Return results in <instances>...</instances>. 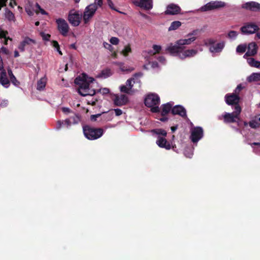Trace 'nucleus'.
<instances>
[{"label": "nucleus", "mask_w": 260, "mask_h": 260, "mask_svg": "<svg viewBox=\"0 0 260 260\" xmlns=\"http://www.w3.org/2000/svg\"><path fill=\"white\" fill-rule=\"evenodd\" d=\"M249 126L254 129H256L259 127H260V123H258L255 120H252L250 121L248 123Z\"/></svg>", "instance_id": "39"}, {"label": "nucleus", "mask_w": 260, "mask_h": 260, "mask_svg": "<svg viewBox=\"0 0 260 260\" xmlns=\"http://www.w3.org/2000/svg\"><path fill=\"white\" fill-rule=\"evenodd\" d=\"M0 84L5 88L9 87L10 85V81L7 77V74L5 70H0Z\"/></svg>", "instance_id": "22"}, {"label": "nucleus", "mask_w": 260, "mask_h": 260, "mask_svg": "<svg viewBox=\"0 0 260 260\" xmlns=\"http://www.w3.org/2000/svg\"><path fill=\"white\" fill-rule=\"evenodd\" d=\"M181 46H178L177 44L175 45H170L168 47L167 50L173 56H176L179 57V54L181 52Z\"/></svg>", "instance_id": "24"}, {"label": "nucleus", "mask_w": 260, "mask_h": 260, "mask_svg": "<svg viewBox=\"0 0 260 260\" xmlns=\"http://www.w3.org/2000/svg\"><path fill=\"white\" fill-rule=\"evenodd\" d=\"M243 87L241 84L238 85L235 90V94L238 95L239 92L242 89Z\"/></svg>", "instance_id": "52"}, {"label": "nucleus", "mask_w": 260, "mask_h": 260, "mask_svg": "<svg viewBox=\"0 0 260 260\" xmlns=\"http://www.w3.org/2000/svg\"><path fill=\"white\" fill-rule=\"evenodd\" d=\"M40 35L41 37H42L43 39L45 41H48L50 38V35L49 34H46L43 32H41L40 33Z\"/></svg>", "instance_id": "47"}, {"label": "nucleus", "mask_w": 260, "mask_h": 260, "mask_svg": "<svg viewBox=\"0 0 260 260\" xmlns=\"http://www.w3.org/2000/svg\"><path fill=\"white\" fill-rule=\"evenodd\" d=\"M257 45L255 42H252L249 44L248 46V50L245 54V56H252L255 55L257 53Z\"/></svg>", "instance_id": "23"}, {"label": "nucleus", "mask_w": 260, "mask_h": 260, "mask_svg": "<svg viewBox=\"0 0 260 260\" xmlns=\"http://www.w3.org/2000/svg\"><path fill=\"white\" fill-rule=\"evenodd\" d=\"M119 66V68H120V69L121 71H128V72H130V71H132L133 69H128L126 67H124V64L123 63H117Z\"/></svg>", "instance_id": "43"}, {"label": "nucleus", "mask_w": 260, "mask_h": 260, "mask_svg": "<svg viewBox=\"0 0 260 260\" xmlns=\"http://www.w3.org/2000/svg\"><path fill=\"white\" fill-rule=\"evenodd\" d=\"M158 61L162 63V64H165L166 63V59L164 56H160L158 58Z\"/></svg>", "instance_id": "60"}, {"label": "nucleus", "mask_w": 260, "mask_h": 260, "mask_svg": "<svg viewBox=\"0 0 260 260\" xmlns=\"http://www.w3.org/2000/svg\"><path fill=\"white\" fill-rule=\"evenodd\" d=\"M242 8L252 11L260 12V4L256 2H249L244 4Z\"/></svg>", "instance_id": "17"}, {"label": "nucleus", "mask_w": 260, "mask_h": 260, "mask_svg": "<svg viewBox=\"0 0 260 260\" xmlns=\"http://www.w3.org/2000/svg\"><path fill=\"white\" fill-rule=\"evenodd\" d=\"M216 40L213 39H208L205 41V44L206 46H209V50L211 52H220L224 47L223 42L215 44Z\"/></svg>", "instance_id": "7"}, {"label": "nucleus", "mask_w": 260, "mask_h": 260, "mask_svg": "<svg viewBox=\"0 0 260 260\" xmlns=\"http://www.w3.org/2000/svg\"><path fill=\"white\" fill-rule=\"evenodd\" d=\"M159 103V97L155 93L149 94L145 99V105L148 107L151 108V111L152 112H157L159 111L158 107Z\"/></svg>", "instance_id": "5"}, {"label": "nucleus", "mask_w": 260, "mask_h": 260, "mask_svg": "<svg viewBox=\"0 0 260 260\" xmlns=\"http://www.w3.org/2000/svg\"><path fill=\"white\" fill-rule=\"evenodd\" d=\"M36 7L37 8L36 10V12L37 13H38L39 12H40L42 15L47 14V13L46 12V11L44 10H43V9H42L41 7H40V6L38 3H37L36 4Z\"/></svg>", "instance_id": "41"}, {"label": "nucleus", "mask_w": 260, "mask_h": 260, "mask_svg": "<svg viewBox=\"0 0 260 260\" xmlns=\"http://www.w3.org/2000/svg\"><path fill=\"white\" fill-rule=\"evenodd\" d=\"M247 80L249 82L260 81V73H254L248 77Z\"/></svg>", "instance_id": "28"}, {"label": "nucleus", "mask_w": 260, "mask_h": 260, "mask_svg": "<svg viewBox=\"0 0 260 260\" xmlns=\"http://www.w3.org/2000/svg\"><path fill=\"white\" fill-rule=\"evenodd\" d=\"M5 17L9 21H14L15 17L14 14L10 10L6 9L5 13Z\"/></svg>", "instance_id": "37"}, {"label": "nucleus", "mask_w": 260, "mask_h": 260, "mask_svg": "<svg viewBox=\"0 0 260 260\" xmlns=\"http://www.w3.org/2000/svg\"><path fill=\"white\" fill-rule=\"evenodd\" d=\"M247 61L250 66L260 69V61L255 60L253 58H249Z\"/></svg>", "instance_id": "32"}, {"label": "nucleus", "mask_w": 260, "mask_h": 260, "mask_svg": "<svg viewBox=\"0 0 260 260\" xmlns=\"http://www.w3.org/2000/svg\"><path fill=\"white\" fill-rule=\"evenodd\" d=\"M57 28L60 33L63 36H67L69 30V26L67 21L62 18L56 20Z\"/></svg>", "instance_id": "11"}, {"label": "nucleus", "mask_w": 260, "mask_h": 260, "mask_svg": "<svg viewBox=\"0 0 260 260\" xmlns=\"http://www.w3.org/2000/svg\"><path fill=\"white\" fill-rule=\"evenodd\" d=\"M238 36V32L234 30H231L228 33V37L230 39H235Z\"/></svg>", "instance_id": "42"}, {"label": "nucleus", "mask_w": 260, "mask_h": 260, "mask_svg": "<svg viewBox=\"0 0 260 260\" xmlns=\"http://www.w3.org/2000/svg\"><path fill=\"white\" fill-rule=\"evenodd\" d=\"M195 41V35L193 34H189L186 38L184 39H180L177 42L178 46H183L185 45H189Z\"/></svg>", "instance_id": "20"}, {"label": "nucleus", "mask_w": 260, "mask_h": 260, "mask_svg": "<svg viewBox=\"0 0 260 260\" xmlns=\"http://www.w3.org/2000/svg\"><path fill=\"white\" fill-rule=\"evenodd\" d=\"M7 1V0H0V10L5 5Z\"/></svg>", "instance_id": "61"}, {"label": "nucleus", "mask_w": 260, "mask_h": 260, "mask_svg": "<svg viewBox=\"0 0 260 260\" xmlns=\"http://www.w3.org/2000/svg\"><path fill=\"white\" fill-rule=\"evenodd\" d=\"M63 124L66 125L64 123V121H58L57 122V124H56V129H59L61 128L62 125H63Z\"/></svg>", "instance_id": "51"}, {"label": "nucleus", "mask_w": 260, "mask_h": 260, "mask_svg": "<svg viewBox=\"0 0 260 260\" xmlns=\"http://www.w3.org/2000/svg\"><path fill=\"white\" fill-rule=\"evenodd\" d=\"M181 8L179 6L174 4H171L167 6L165 13L169 15H176L179 14Z\"/></svg>", "instance_id": "18"}, {"label": "nucleus", "mask_w": 260, "mask_h": 260, "mask_svg": "<svg viewBox=\"0 0 260 260\" xmlns=\"http://www.w3.org/2000/svg\"><path fill=\"white\" fill-rule=\"evenodd\" d=\"M112 100L114 105L116 106H122L128 102V98L126 95L122 94H114Z\"/></svg>", "instance_id": "14"}, {"label": "nucleus", "mask_w": 260, "mask_h": 260, "mask_svg": "<svg viewBox=\"0 0 260 260\" xmlns=\"http://www.w3.org/2000/svg\"><path fill=\"white\" fill-rule=\"evenodd\" d=\"M188 122H189L191 125L190 132L191 135L190 137L191 141L194 143H195V127H193V123L188 119Z\"/></svg>", "instance_id": "38"}, {"label": "nucleus", "mask_w": 260, "mask_h": 260, "mask_svg": "<svg viewBox=\"0 0 260 260\" xmlns=\"http://www.w3.org/2000/svg\"><path fill=\"white\" fill-rule=\"evenodd\" d=\"M83 133L85 137L90 140H94L101 137L104 134L102 128H95L88 125L83 127Z\"/></svg>", "instance_id": "4"}, {"label": "nucleus", "mask_w": 260, "mask_h": 260, "mask_svg": "<svg viewBox=\"0 0 260 260\" xmlns=\"http://www.w3.org/2000/svg\"><path fill=\"white\" fill-rule=\"evenodd\" d=\"M195 54L194 50H187L185 51H182L179 54V58L181 59H184L186 57H189L193 56Z\"/></svg>", "instance_id": "25"}, {"label": "nucleus", "mask_w": 260, "mask_h": 260, "mask_svg": "<svg viewBox=\"0 0 260 260\" xmlns=\"http://www.w3.org/2000/svg\"><path fill=\"white\" fill-rule=\"evenodd\" d=\"M152 48V50H151L148 52V53L150 55H154L156 53L159 52L161 50V46L157 45H153Z\"/></svg>", "instance_id": "36"}, {"label": "nucleus", "mask_w": 260, "mask_h": 260, "mask_svg": "<svg viewBox=\"0 0 260 260\" xmlns=\"http://www.w3.org/2000/svg\"><path fill=\"white\" fill-rule=\"evenodd\" d=\"M81 18L82 15L79 12L74 10H72L70 12L68 20L73 26H78L80 23Z\"/></svg>", "instance_id": "9"}, {"label": "nucleus", "mask_w": 260, "mask_h": 260, "mask_svg": "<svg viewBox=\"0 0 260 260\" xmlns=\"http://www.w3.org/2000/svg\"><path fill=\"white\" fill-rule=\"evenodd\" d=\"M225 101L229 105H234V107L239 105L240 97L239 95L234 93L232 94H226L225 96Z\"/></svg>", "instance_id": "15"}, {"label": "nucleus", "mask_w": 260, "mask_h": 260, "mask_svg": "<svg viewBox=\"0 0 260 260\" xmlns=\"http://www.w3.org/2000/svg\"><path fill=\"white\" fill-rule=\"evenodd\" d=\"M100 115V114L92 115L90 117L91 120L92 121H95L96 120V118L99 117Z\"/></svg>", "instance_id": "56"}, {"label": "nucleus", "mask_w": 260, "mask_h": 260, "mask_svg": "<svg viewBox=\"0 0 260 260\" xmlns=\"http://www.w3.org/2000/svg\"><path fill=\"white\" fill-rule=\"evenodd\" d=\"M113 110L115 112V115L117 116H120L122 114V111L120 109H115Z\"/></svg>", "instance_id": "54"}, {"label": "nucleus", "mask_w": 260, "mask_h": 260, "mask_svg": "<svg viewBox=\"0 0 260 260\" xmlns=\"http://www.w3.org/2000/svg\"><path fill=\"white\" fill-rule=\"evenodd\" d=\"M234 111L232 113L225 112L222 116L223 122L225 123H231L238 122L240 120V114L241 112V108L240 105H237L234 107Z\"/></svg>", "instance_id": "6"}, {"label": "nucleus", "mask_w": 260, "mask_h": 260, "mask_svg": "<svg viewBox=\"0 0 260 260\" xmlns=\"http://www.w3.org/2000/svg\"><path fill=\"white\" fill-rule=\"evenodd\" d=\"M62 111L66 114H68L71 112L70 109L67 107H63L62 108Z\"/></svg>", "instance_id": "58"}, {"label": "nucleus", "mask_w": 260, "mask_h": 260, "mask_svg": "<svg viewBox=\"0 0 260 260\" xmlns=\"http://www.w3.org/2000/svg\"><path fill=\"white\" fill-rule=\"evenodd\" d=\"M225 5V3L221 1H212L207 3L206 5L202 7L201 8V10L202 11H211L223 8Z\"/></svg>", "instance_id": "10"}, {"label": "nucleus", "mask_w": 260, "mask_h": 260, "mask_svg": "<svg viewBox=\"0 0 260 260\" xmlns=\"http://www.w3.org/2000/svg\"><path fill=\"white\" fill-rule=\"evenodd\" d=\"M107 4L109 6V7L112 10H115L116 11H118L115 8L114 4L112 2V0H107Z\"/></svg>", "instance_id": "45"}, {"label": "nucleus", "mask_w": 260, "mask_h": 260, "mask_svg": "<svg viewBox=\"0 0 260 260\" xmlns=\"http://www.w3.org/2000/svg\"><path fill=\"white\" fill-rule=\"evenodd\" d=\"M110 42L112 45H116L118 44V43L119 42V40L118 38H117L116 37H112L110 39Z\"/></svg>", "instance_id": "44"}, {"label": "nucleus", "mask_w": 260, "mask_h": 260, "mask_svg": "<svg viewBox=\"0 0 260 260\" xmlns=\"http://www.w3.org/2000/svg\"><path fill=\"white\" fill-rule=\"evenodd\" d=\"M8 102L7 100H4L1 102L0 106L1 107H5L8 105Z\"/></svg>", "instance_id": "57"}, {"label": "nucleus", "mask_w": 260, "mask_h": 260, "mask_svg": "<svg viewBox=\"0 0 260 260\" xmlns=\"http://www.w3.org/2000/svg\"><path fill=\"white\" fill-rule=\"evenodd\" d=\"M26 12L27 13V14L29 16H32L33 15L32 12L28 9H26Z\"/></svg>", "instance_id": "64"}, {"label": "nucleus", "mask_w": 260, "mask_h": 260, "mask_svg": "<svg viewBox=\"0 0 260 260\" xmlns=\"http://www.w3.org/2000/svg\"><path fill=\"white\" fill-rule=\"evenodd\" d=\"M11 81L15 86H18L20 84L19 82L16 79L15 76H13L12 77L10 78Z\"/></svg>", "instance_id": "46"}, {"label": "nucleus", "mask_w": 260, "mask_h": 260, "mask_svg": "<svg viewBox=\"0 0 260 260\" xmlns=\"http://www.w3.org/2000/svg\"><path fill=\"white\" fill-rule=\"evenodd\" d=\"M133 3L138 7L146 10H150L153 7L152 0H132Z\"/></svg>", "instance_id": "16"}, {"label": "nucleus", "mask_w": 260, "mask_h": 260, "mask_svg": "<svg viewBox=\"0 0 260 260\" xmlns=\"http://www.w3.org/2000/svg\"><path fill=\"white\" fill-rule=\"evenodd\" d=\"M152 136L157 138L156 144L160 148L170 150L172 148L170 143L166 139L167 133L161 128H156L151 131Z\"/></svg>", "instance_id": "3"}, {"label": "nucleus", "mask_w": 260, "mask_h": 260, "mask_svg": "<svg viewBox=\"0 0 260 260\" xmlns=\"http://www.w3.org/2000/svg\"><path fill=\"white\" fill-rule=\"evenodd\" d=\"M92 4H95V6H96V7L98 8L102 7L103 6V1L102 0H94V2Z\"/></svg>", "instance_id": "49"}, {"label": "nucleus", "mask_w": 260, "mask_h": 260, "mask_svg": "<svg viewBox=\"0 0 260 260\" xmlns=\"http://www.w3.org/2000/svg\"><path fill=\"white\" fill-rule=\"evenodd\" d=\"M141 76V73L136 74L133 77L128 79L125 85L119 87L120 91L127 94H132L137 91L141 87L139 77Z\"/></svg>", "instance_id": "2"}, {"label": "nucleus", "mask_w": 260, "mask_h": 260, "mask_svg": "<svg viewBox=\"0 0 260 260\" xmlns=\"http://www.w3.org/2000/svg\"><path fill=\"white\" fill-rule=\"evenodd\" d=\"M94 79L88 77L83 73L75 79V83L79 86L78 92L83 96L87 95L93 96L96 93L95 90L92 88L91 84H93Z\"/></svg>", "instance_id": "1"}, {"label": "nucleus", "mask_w": 260, "mask_h": 260, "mask_svg": "<svg viewBox=\"0 0 260 260\" xmlns=\"http://www.w3.org/2000/svg\"><path fill=\"white\" fill-rule=\"evenodd\" d=\"M246 46L245 45H239L236 48V51L238 53H243L246 51Z\"/></svg>", "instance_id": "40"}, {"label": "nucleus", "mask_w": 260, "mask_h": 260, "mask_svg": "<svg viewBox=\"0 0 260 260\" xmlns=\"http://www.w3.org/2000/svg\"><path fill=\"white\" fill-rule=\"evenodd\" d=\"M80 118L79 116L73 113V115L64 120V123L67 127H70L72 124H76L79 122Z\"/></svg>", "instance_id": "19"}, {"label": "nucleus", "mask_w": 260, "mask_h": 260, "mask_svg": "<svg viewBox=\"0 0 260 260\" xmlns=\"http://www.w3.org/2000/svg\"><path fill=\"white\" fill-rule=\"evenodd\" d=\"M103 46L106 49L110 51H111L113 49V47L111 46V45L107 42H104Z\"/></svg>", "instance_id": "50"}, {"label": "nucleus", "mask_w": 260, "mask_h": 260, "mask_svg": "<svg viewBox=\"0 0 260 260\" xmlns=\"http://www.w3.org/2000/svg\"><path fill=\"white\" fill-rule=\"evenodd\" d=\"M98 91L102 94H107L109 93L110 90L107 88H103L100 89Z\"/></svg>", "instance_id": "48"}, {"label": "nucleus", "mask_w": 260, "mask_h": 260, "mask_svg": "<svg viewBox=\"0 0 260 260\" xmlns=\"http://www.w3.org/2000/svg\"><path fill=\"white\" fill-rule=\"evenodd\" d=\"M258 26L253 23H246L241 27V31L243 34H252L258 30Z\"/></svg>", "instance_id": "12"}, {"label": "nucleus", "mask_w": 260, "mask_h": 260, "mask_svg": "<svg viewBox=\"0 0 260 260\" xmlns=\"http://www.w3.org/2000/svg\"><path fill=\"white\" fill-rule=\"evenodd\" d=\"M173 103L169 102L167 104H164L162 106L161 115H165L169 113L171 110L173 108Z\"/></svg>", "instance_id": "27"}, {"label": "nucleus", "mask_w": 260, "mask_h": 260, "mask_svg": "<svg viewBox=\"0 0 260 260\" xmlns=\"http://www.w3.org/2000/svg\"><path fill=\"white\" fill-rule=\"evenodd\" d=\"M8 74L10 77V79L13 77V76H14L12 73V71L11 70L9 69L8 70Z\"/></svg>", "instance_id": "63"}, {"label": "nucleus", "mask_w": 260, "mask_h": 260, "mask_svg": "<svg viewBox=\"0 0 260 260\" xmlns=\"http://www.w3.org/2000/svg\"><path fill=\"white\" fill-rule=\"evenodd\" d=\"M98 8L95 4H90L87 6L84 11L83 19L84 23L89 22V20L93 17Z\"/></svg>", "instance_id": "8"}, {"label": "nucleus", "mask_w": 260, "mask_h": 260, "mask_svg": "<svg viewBox=\"0 0 260 260\" xmlns=\"http://www.w3.org/2000/svg\"><path fill=\"white\" fill-rule=\"evenodd\" d=\"M8 32L7 31L3 30L0 28V39H3L5 44H7V41L8 40H11L9 37H7Z\"/></svg>", "instance_id": "35"}, {"label": "nucleus", "mask_w": 260, "mask_h": 260, "mask_svg": "<svg viewBox=\"0 0 260 260\" xmlns=\"http://www.w3.org/2000/svg\"><path fill=\"white\" fill-rule=\"evenodd\" d=\"M47 80L46 76H44L39 80L37 84V89L39 91L43 90L46 85Z\"/></svg>", "instance_id": "26"}, {"label": "nucleus", "mask_w": 260, "mask_h": 260, "mask_svg": "<svg viewBox=\"0 0 260 260\" xmlns=\"http://www.w3.org/2000/svg\"><path fill=\"white\" fill-rule=\"evenodd\" d=\"M181 25V22L179 21H175L171 23L170 27L168 28L169 31L174 30L178 28Z\"/></svg>", "instance_id": "33"}, {"label": "nucleus", "mask_w": 260, "mask_h": 260, "mask_svg": "<svg viewBox=\"0 0 260 260\" xmlns=\"http://www.w3.org/2000/svg\"><path fill=\"white\" fill-rule=\"evenodd\" d=\"M132 52L131 45L127 44L124 47V48L121 51V53L124 56H126Z\"/></svg>", "instance_id": "34"}, {"label": "nucleus", "mask_w": 260, "mask_h": 260, "mask_svg": "<svg viewBox=\"0 0 260 260\" xmlns=\"http://www.w3.org/2000/svg\"><path fill=\"white\" fill-rule=\"evenodd\" d=\"M172 113L174 115H179L184 117L186 116V112L185 108L180 105H176L172 109Z\"/></svg>", "instance_id": "21"}, {"label": "nucleus", "mask_w": 260, "mask_h": 260, "mask_svg": "<svg viewBox=\"0 0 260 260\" xmlns=\"http://www.w3.org/2000/svg\"><path fill=\"white\" fill-rule=\"evenodd\" d=\"M111 75V70L110 69H106L103 70L101 73L97 75L98 78H107Z\"/></svg>", "instance_id": "31"}, {"label": "nucleus", "mask_w": 260, "mask_h": 260, "mask_svg": "<svg viewBox=\"0 0 260 260\" xmlns=\"http://www.w3.org/2000/svg\"><path fill=\"white\" fill-rule=\"evenodd\" d=\"M52 45L55 49L59 47L58 42L56 41H53L52 42Z\"/></svg>", "instance_id": "55"}, {"label": "nucleus", "mask_w": 260, "mask_h": 260, "mask_svg": "<svg viewBox=\"0 0 260 260\" xmlns=\"http://www.w3.org/2000/svg\"><path fill=\"white\" fill-rule=\"evenodd\" d=\"M204 136V131L200 126H196V145L198 141L201 139Z\"/></svg>", "instance_id": "29"}, {"label": "nucleus", "mask_w": 260, "mask_h": 260, "mask_svg": "<svg viewBox=\"0 0 260 260\" xmlns=\"http://www.w3.org/2000/svg\"><path fill=\"white\" fill-rule=\"evenodd\" d=\"M184 154L186 157H192L193 155V147L192 146H187L184 149Z\"/></svg>", "instance_id": "30"}, {"label": "nucleus", "mask_w": 260, "mask_h": 260, "mask_svg": "<svg viewBox=\"0 0 260 260\" xmlns=\"http://www.w3.org/2000/svg\"><path fill=\"white\" fill-rule=\"evenodd\" d=\"M16 5V3L15 0H11L10 2V6L13 8Z\"/></svg>", "instance_id": "62"}, {"label": "nucleus", "mask_w": 260, "mask_h": 260, "mask_svg": "<svg viewBox=\"0 0 260 260\" xmlns=\"http://www.w3.org/2000/svg\"><path fill=\"white\" fill-rule=\"evenodd\" d=\"M0 52H2L4 54L8 55L9 54V50L6 47H2L0 49Z\"/></svg>", "instance_id": "53"}, {"label": "nucleus", "mask_w": 260, "mask_h": 260, "mask_svg": "<svg viewBox=\"0 0 260 260\" xmlns=\"http://www.w3.org/2000/svg\"><path fill=\"white\" fill-rule=\"evenodd\" d=\"M36 42L35 40L28 37H25L23 41L20 42L18 46V49L22 52L25 49H30L33 45L35 44Z\"/></svg>", "instance_id": "13"}, {"label": "nucleus", "mask_w": 260, "mask_h": 260, "mask_svg": "<svg viewBox=\"0 0 260 260\" xmlns=\"http://www.w3.org/2000/svg\"><path fill=\"white\" fill-rule=\"evenodd\" d=\"M149 65H151V68L154 69L158 67V63L156 62H152L149 63Z\"/></svg>", "instance_id": "59"}]
</instances>
